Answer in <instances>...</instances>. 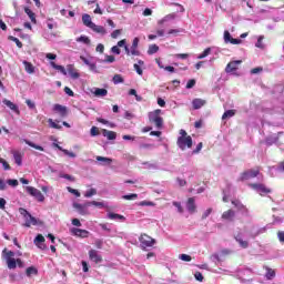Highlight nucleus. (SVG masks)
Instances as JSON below:
<instances>
[{
    "label": "nucleus",
    "instance_id": "nucleus-58",
    "mask_svg": "<svg viewBox=\"0 0 284 284\" xmlns=\"http://www.w3.org/2000/svg\"><path fill=\"white\" fill-rule=\"evenodd\" d=\"M194 85H196V80H194V79L189 80L186 83V90H192V88H194Z\"/></svg>",
    "mask_w": 284,
    "mask_h": 284
},
{
    "label": "nucleus",
    "instance_id": "nucleus-32",
    "mask_svg": "<svg viewBox=\"0 0 284 284\" xmlns=\"http://www.w3.org/2000/svg\"><path fill=\"white\" fill-rule=\"evenodd\" d=\"M51 68H53V70H58L59 72H61V74H63L64 77H67L68 74V70H65V67L63 65H59L54 62H50Z\"/></svg>",
    "mask_w": 284,
    "mask_h": 284
},
{
    "label": "nucleus",
    "instance_id": "nucleus-7",
    "mask_svg": "<svg viewBox=\"0 0 284 284\" xmlns=\"http://www.w3.org/2000/svg\"><path fill=\"white\" fill-rule=\"evenodd\" d=\"M241 63H243L241 60L231 61L225 68L226 74H234V77H240L241 74H239L236 70H239Z\"/></svg>",
    "mask_w": 284,
    "mask_h": 284
},
{
    "label": "nucleus",
    "instance_id": "nucleus-30",
    "mask_svg": "<svg viewBox=\"0 0 284 284\" xmlns=\"http://www.w3.org/2000/svg\"><path fill=\"white\" fill-rule=\"evenodd\" d=\"M82 22L83 26H85L87 28H92V26L94 24V22H92V17H90V14L84 13L82 16Z\"/></svg>",
    "mask_w": 284,
    "mask_h": 284
},
{
    "label": "nucleus",
    "instance_id": "nucleus-8",
    "mask_svg": "<svg viewBox=\"0 0 284 284\" xmlns=\"http://www.w3.org/2000/svg\"><path fill=\"white\" fill-rule=\"evenodd\" d=\"M128 41L125 39L120 40L116 45L111 48L112 54H121V49L124 48L126 54L130 57V47H128Z\"/></svg>",
    "mask_w": 284,
    "mask_h": 284
},
{
    "label": "nucleus",
    "instance_id": "nucleus-64",
    "mask_svg": "<svg viewBox=\"0 0 284 284\" xmlns=\"http://www.w3.org/2000/svg\"><path fill=\"white\" fill-rule=\"evenodd\" d=\"M181 32H183V29H171L168 34H181Z\"/></svg>",
    "mask_w": 284,
    "mask_h": 284
},
{
    "label": "nucleus",
    "instance_id": "nucleus-18",
    "mask_svg": "<svg viewBox=\"0 0 284 284\" xmlns=\"http://www.w3.org/2000/svg\"><path fill=\"white\" fill-rule=\"evenodd\" d=\"M71 234H73L74 236H79L80 239H88V236H90L89 231L77 227L71 229Z\"/></svg>",
    "mask_w": 284,
    "mask_h": 284
},
{
    "label": "nucleus",
    "instance_id": "nucleus-29",
    "mask_svg": "<svg viewBox=\"0 0 284 284\" xmlns=\"http://www.w3.org/2000/svg\"><path fill=\"white\" fill-rule=\"evenodd\" d=\"M95 160L99 162L100 165H112V159L98 155Z\"/></svg>",
    "mask_w": 284,
    "mask_h": 284
},
{
    "label": "nucleus",
    "instance_id": "nucleus-11",
    "mask_svg": "<svg viewBox=\"0 0 284 284\" xmlns=\"http://www.w3.org/2000/svg\"><path fill=\"white\" fill-rule=\"evenodd\" d=\"M178 146L180 150H187L192 148V136L187 138H178Z\"/></svg>",
    "mask_w": 284,
    "mask_h": 284
},
{
    "label": "nucleus",
    "instance_id": "nucleus-48",
    "mask_svg": "<svg viewBox=\"0 0 284 284\" xmlns=\"http://www.w3.org/2000/svg\"><path fill=\"white\" fill-rule=\"evenodd\" d=\"M265 227H262V229H258V230H255L253 233H251L248 236L251 239H256V236H258V234H264L265 232Z\"/></svg>",
    "mask_w": 284,
    "mask_h": 284
},
{
    "label": "nucleus",
    "instance_id": "nucleus-27",
    "mask_svg": "<svg viewBox=\"0 0 284 284\" xmlns=\"http://www.w3.org/2000/svg\"><path fill=\"white\" fill-rule=\"evenodd\" d=\"M67 74H69L71 79H79V77H81V74H79V71H77V69H74V65L72 64H69L67 67Z\"/></svg>",
    "mask_w": 284,
    "mask_h": 284
},
{
    "label": "nucleus",
    "instance_id": "nucleus-46",
    "mask_svg": "<svg viewBox=\"0 0 284 284\" xmlns=\"http://www.w3.org/2000/svg\"><path fill=\"white\" fill-rule=\"evenodd\" d=\"M235 114L236 112L234 110H227L223 113L222 121H225V119H232Z\"/></svg>",
    "mask_w": 284,
    "mask_h": 284
},
{
    "label": "nucleus",
    "instance_id": "nucleus-49",
    "mask_svg": "<svg viewBox=\"0 0 284 284\" xmlns=\"http://www.w3.org/2000/svg\"><path fill=\"white\" fill-rule=\"evenodd\" d=\"M116 61V58L114 55H105L104 60H101V63H114Z\"/></svg>",
    "mask_w": 284,
    "mask_h": 284
},
{
    "label": "nucleus",
    "instance_id": "nucleus-13",
    "mask_svg": "<svg viewBox=\"0 0 284 284\" xmlns=\"http://www.w3.org/2000/svg\"><path fill=\"white\" fill-rule=\"evenodd\" d=\"M80 59H81L82 63H84V65H88V68L91 72H94L95 74H97V72H99V70H97V63L92 61V58H87L85 55H80Z\"/></svg>",
    "mask_w": 284,
    "mask_h": 284
},
{
    "label": "nucleus",
    "instance_id": "nucleus-35",
    "mask_svg": "<svg viewBox=\"0 0 284 284\" xmlns=\"http://www.w3.org/2000/svg\"><path fill=\"white\" fill-rule=\"evenodd\" d=\"M145 62L143 60H139L138 63L133 64V68L140 77H143V69H141V65H144Z\"/></svg>",
    "mask_w": 284,
    "mask_h": 284
},
{
    "label": "nucleus",
    "instance_id": "nucleus-21",
    "mask_svg": "<svg viewBox=\"0 0 284 284\" xmlns=\"http://www.w3.org/2000/svg\"><path fill=\"white\" fill-rule=\"evenodd\" d=\"M90 92L91 94H94L98 99H103V97H108V89L92 88Z\"/></svg>",
    "mask_w": 284,
    "mask_h": 284
},
{
    "label": "nucleus",
    "instance_id": "nucleus-37",
    "mask_svg": "<svg viewBox=\"0 0 284 284\" xmlns=\"http://www.w3.org/2000/svg\"><path fill=\"white\" fill-rule=\"evenodd\" d=\"M24 70L28 74H34V65L31 62L23 61Z\"/></svg>",
    "mask_w": 284,
    "mask_h": 284
},
{
    "label": "nucleus",
    "instance_id": "nucleus-54",
    "mask_svg": "<svg viewBox=\"0 0 284 284\" xmlns=\"http://www.w3.org/2000/svg\"><path fill=\"white\" fill-rule=\"evenodd\" d=\"M94 194H97V189H90L89 191H87L84 193V196H85V199H90V197L94 196Z\"/></svg>",
    "mask_w": 284,
    "mask_h": 284
},
{
    "label": "nucleus",
    "instance_id": "nucleus-52",
    "mask_svg": "<svg viewBox=\"0 0 284 284\" xmlns=\"http://www.w3.org/2000/svg\"><path fill=\"white\" fill-rule=\"evenodd\" d=\"M49 125L50 128H53V130H61V125L57 122H54L52 119H49Z\"/></svg>",
    "mask_w": 284,
    "mask_h": 284
},
{
    "label": "nucleus",
    "instance_id": "nucleus-51",
    "mask_svg": "<svg viewBox=\"0 0 284 284\" xmlns=\"http://www.w3.org/2000/svg\"><path fill=\"white\" fill-rule=\"evenodd\" d=\"M60 179H65L67 181H71V183H74V176L70 175V174H65V173H60L59 174Z\"/></svg>",
    "mask_w": 284,
    "mask_h": 284
},
{
    "label": "nucleus",
    "instance_id": "nucleus-42",
    "mask_svg": "<svg viewBox=\"0 0 284 284\" xmlns=\"http://www.w3.org/2000/svg\"><path fill=\"white\" fill-rule=\"evenodd\" d=\"M26 274L27 276H37V274H39V270L34 266H30L26 270Z\"/></svg>",
    "mask_w": 284,
    "mask_h": 284
},
{
    "label": "nucleus",
    "instance_id": "nucleus-56",
    "mask_svg": "<svg viewBox=\"0 0 284 284\" xmlns=\"http://www.w3.org/2000/svg\"><path fill=\"white\" fill-rule=\"evenodd\" d=\"M63 154H65V156H70V159H77V154L72 151H69L67 149L62 150Z\"/></svg>",
    "mask_w": 284,
    "mask_h": 284
},
{
    "label": "nucleus",
    "instance_id": "nucleus-50",
    "mask_svg": "<svg viewBox=\"0 0 284 284\" xmlns=\"http://www.w3.org/2000/svg\"><path fill=\"white\" fill-rule=\"evenodd\" d=\"M156 52H159V45L156 44L149 45L148 54H156Z\"/></svg>",
    "mask_w": 284,
    "mask_h": 284
},
{
    "label": "nucleus",
    "instance_id": "nucleus-5",
    "mask_svg": "<svg viewBox=\"0 0 284 284\" xmlns=\"http://www.w3.org/2000/svg\"><path fill=\"white\" fill-rule=\"evenodd\" d=\"M247 236V231H237V233H235L234 239L235 241L239 243L240 247H243V250H247V247H250V242L243 240L246 239Z\"/></svg>",
    "mask_w": 284,
    "mask_h": 284
},
{
    "label": "nucleus",
    "instance_id": "nucleus-59",
    "mask_svg": "<svg viewBox=\"0 0 284 284\" xmlns=\"http://www.w3.org/2000/svg\"><path fill=\"white\" fill-rule=\"evenodd\" d=\"M67 190H68V192H70V194H74V196H77V197L81 196V193L77 189H72V187L68 186Z\"/></svg>",
    "mask_w": 284,
    "mask_h": 284
},
{
    "label": "nucleus",
    "instance_id": "nucleus-57",
    "mask_svg": "<svg viewBox=\"0 0 284 284\" xmlns=\"http://www.w3.org/2000/svg\"><path fill=\"white\" fill-rule=\"evenodd\" d=\"M263 39L264 37L263 36H260L258 39H257V42L255 43V48H260L263 50L264 45H263Z\"/></svg>",
    "mask_w": 284,
    "mask_h": 284
},
{
    "label": "nucleus",
    "instance_id": "nucleus-39",
    "mask_svg": "<svg viewBox=\"0 0 284 284\" xmlns=\"http://www.w3.org/2000/svg\"><path fill=\"white\" fill-rule=\"evenodd\" d=\"M24 143L29 145V148H33L34 150H39L40 152H44L45 149L43 146L36 144L34 142L30 140H24Z\"/></svg>",
    "mask_w": 284,
    "mask_h": 284
},
{
    "label": "nucleus",
    "instance_id": "nucleus-20",
    "mask_svg": "<svg viewBox=\"0 0 284 284\" xmlns=\"http://www.w3.org/2000/svg\"><path fill=\"white\" fill-rule=\"evenodd\" d=\"M53 112H57V114H60L62 119L68 116V108L61 104H54Z\"/></svg>",
    "mask_w": 284,
    "mask_h": 284
},
{
    "label": "nucleus",
    "instance_id": "nucleus-22",
    "mask_svg": "<svg viewBox=\"0 0 284 284\" xmlns=\"http://www.w3.org/2000/svg\"><path fill=\"white\" fill-rule=\"evenodd\" d=\"M106 219L110 221H119L120 223H125V216L119 213L109 212L106 213Z\"/></svg>",
    "mask_w": 284,
    "mask_h": 284
},
{
    "label": "nucleus",
    "instance_id": "nucleus-3",
    "mask_svg": "<svg viewBox=\"0 0 284 284\" xmlns=\"http://www.w3.org/2000/svg\"><path fill=\"white\" fill-rule=\"evenodd\" d=\"M2 254L4 256V260L7 261V266L9 267V270H17V260H14V252L4 248L2 251Z\"/></svg>",
    "mask_w": 284,
    "mask_h": 284
},
{
    "label": "nucleus",
    "instance_id": "nucleus-1",
    "mask_svg": "<svg viewBox=\"0 0 284 284\" xmlns=\"http://www.w3.org/2000/svg\"><path fill=\"white\" fill-rule=\"evenodd\" d=\"M150 123H154L156 130H163V118H161V109H156L149 113Z\"/></svg>",
    "mask_w": 284,
    "mask_h": 284
},
{
    "label": "nucleus",
    "instance_id": "nucleus-12",
    "mask_svg": "<svg viewBox=\"0 0 284 284\" xmlns=\"http://www.w3.org/2000/svg\"><path fill=\"white\" fill-rule=\"evenodd\" d=\"M223 40L224 43H231L232 45H241L243 43V40L232 38V34L227 30L224 31Z\"/></svg>",
    "mask_w": 284,
    "mask_h": 284
},
{
    "label": "nucleus",
    "instance_id": "nucleus-9",
    "mask_svg": "<svg viewBox=\"0 0 284 284\" xmlns=\"http://www.w3.org/2000/svg\"><path fill=\"white\" fill-rule=\"evenodd\" d=\"M240 278L244 282H250L252 281V276H254V272H252L251 268L247 267H242L237 272Z\"/></svg>",
    "mask_w": 284,
    "mask_h": 284
},
{
    "label": "nucleus",
    "instance_id": "nucleus-53",
    "mask_svg": "<svg viewBox=\"0 0 284 284\" xmlns=\"http://www.w3.org/2000/svg\"><path fill=\"white\" fill-rule=\"evenodd\" d=\"M113 83L114 85H119V83H123V78L121 77V74H115L113 77Z\"/></svg>",
    "mask_w": 284,
    "mask_h": 284
},
{
    "label": "nucleus",
    "instance_id": "nucleus-41",
    "mask_svg": "<svg viewBox=\"0 0 284 284\" xmlns=\"http://www.w3.org/2000/svg\"><path fill=\"white\" fill-rule=\"evenodd\" d=\"M24 12L26 14H28L31 23H37V16L34 14V12H32V10H30V8H24Z\"/></svg>",
    "mask_w": 284,
    "mask_h": 284
},
{
    "label": "nucleus",
    "instance_id": "nucleus-34",
    "mask_svg": "<svg viewBox=\"0 0 284 284\" xmlns=\"http://www.w3.org/2000/svg\"><path fill=\"white\" fill-rule=\"evenodd\" d=\"M192 105L194 110H201L205 105V101L201 99H194L192 101Z\"/></svg>",
    "mask_w": 284,
    "mask_h": 284
},
{
    "label": "nucleus",
    "instance_id": "nucleus-19",
    "mask_svg": "<svg viewBox=\"0 0 284 284\" xmlns=\"http://www.w3.org/2000/svg\"><path fill=\"white\" fill-rule=\"evenodd\" d=\"M89 258L93 263H101L103 261V257H101V254H99V251L97 250L89 251Z\"/></svg>",
    "mask_w": 284,
    "mask_h": 284
},
{
    "label": "nucleus",
    "instance_id": "nucleus-16",
    "mask_svg": "<svg viewBox=\"0 0 284 284\" xmlns=\"http://www.w3.org/2000/svg\"><path fill=\"white\" fill-rule=\"evenodd\" d=\"M33 243L39 247V250H48V246L45 245V237H43L41 234L36 236Z\"/></svg>",
    "mask_w": 284,
    "mask_h": 284
},
{
    "label": "nucleus",
    "instance_id": "nucleus-15",
    "mask_svg": "<svg viewBox=\"0 0 284 284\" xmlns=\"http://www.w3.org/2000/svg\"><path fill=\"white\" fill-rule=\"evenodd\" d=\"M232 205H234V207H236L239 210V212H241V214H244V216H248L250 215V211L247 210V207H245V205H243L241 203V201L233 200L232 201Z\"/></svg>",
    "mask_w": 284,
    "mask_h": 284
},
{
    "label": "nucleus",
    "instance_id": "nucleus-10",
    "mask_svg": "<svg viewBox=\"0 0 284 284\" xmlns=\"http://www.w3.org/2000/svg\"><path fill=\"white\" fill-rule=\"evenodd\" d=\"M250 187H252V190H255V192H257V194H260L261 196H265V194H270V192H272V190L261 183L250 184Z\"/></svg>",
    "mask_w": 284,
    "mask_h": 284
},
{
    "label": "nucleus",
    "instance_id": "nucleus-24",
    "mask_svg": "<svg viewBox=\"0 0 284 284\" xmlns=\"http://www.w3.org/2000/svg\"><path fill=\"white\" fill-rule=\"evenodd\" d=\"M186 210L190 214H194L196 212V201L194 197H190L186 202Z\"/></svg>",
    "mask_w": 284,
    "mask_h": 284
},
{
    "label": "nucleus",
    "instance_id": "nucleus-63",
    "mask_svg": "<svg viewBox=\"0 0 284 284\" xmlns=\"http://www.w3.org/2000/svg\"><path fill=\"white\" fill-rule=\"evenodd\" d=\"M91 136H99V129L97 126H92L90 130Z\"/></svg>",
    "mask_w": 284,
    "mask_h": 284
},
{
    "label": "nucleus",
    "instance_id": "nucleus-45",
    "mask_svg": "<svg viewBox=\"0 0 284 284\" xmlns=\"http://www.w3.org/2000/svg\"><path fill=\"white\" fill-rule=\"evenodd\" d=\"M276 276V272L272 268H266V273H265V278H267V281H272V278H274Z\"/></svg>",
    "mask_w": 284,
    "mask_h": 284
},
{
    "label": "nucleus",
    "instance_id": "nucleus-36",
    "mask_svg": "<svg viewBox=\"0 0 284 284\" xmlns=\"http://www.w3.org/2000/svg\"><path fill=\"white\" fill-rule=\"evenodd\" d=\"M73 207H74L75 210H78L79 214H82V215L88 214V209H87V206H84V205H82V204H80V203H74V204H73Z\"/></svg>",
    "mask_w": 284,
    "mask_h": 284
},
{
    "label": "nucleus",
    "instance_id": "nucleus-28",
    "mask_svg": "<svg viewBox=\"0 0 284 284\" xmlns=\"http://www.w3.org/2000/svg\"><path fill=\"white\" fill-rule=\"evenodd\" d=\"M236 216V213L233 211V210H229V211H225L223 214H222V219L223 221H234V217Z\"/></svg>",
    "mask_w": 284,
    "mask_h": 284
},
{
    "label": "nucleus",
    "instance_id": "nucleus-38",
    "mask_svg": "<svg viewBox=\"0 0 284 284\" xmlns=\"http://www.w3.org/2000/svg\"><path fill=\"white\" fill-rule=\"evenodd\" d=\"M13 159L19 166L23 165V155L20 152H13Z\"/></svg>",
    "mask_w": 284,
    "mask_h": 284
},
{
    "label": "nucleus",
    "instance_id": "nucleus-31",
    "mask_svg": "<svg viewBox=\"0 0 284 284\" xmlns=\"http://www.w3.org/2000/svg\"><path fill=\"white\" fill-rule=\"evenodd\" d=\"M103 136H105L109 141H114L116 139V133L114 131H108L106 129L102 130Z\"/></svg>",
    "mask_w": 284,
    "mask_h": 284
},
{
    "label": "nucleus",
    "instance_id": "nucleus-44",
    "mask_svg": "<svg viewBox=\"0 0 284 284\" xmlns=\"http://www.w3.org/2000/svg\"><path fill=\"white\" fill-rule=\"evenodd\" d=\"M3 104L7 105V108H9L10 110H13V112H17V110H19L17 104L12 103V101L10 100H3Z\"/></svg>",
    "mask_w": 284,
    "mask_h": 284
},
{
    "label": "nucleus",
    "instance_id": "nucleus-43",
    "mask_svg": "<svg viewBox=\"0 0 284 284\" xmlns=\"http://www.w3.org/2000/svg\"><path fill=\"white\" fill-rule=\"evenodd\" d=\"M78 43H84V45H90V38L88 36H81L75 39Z\"/></svg>",
    "mask_w": 284,
    "mask_h": 284
},
{
    "label": "nucleus",
    "instance_id": "nucleus-14",
    "mask_svg": "<svg viewBox=\"0 0 284 284\" xmlns=\"http://www.w3.org/2000/svg\"><path fill=\"white\" fill-rule=\"evenodd\" d=\"M260 174L258 169L248 170L244 173H242L240 181H248V179H255V176Z\"/></svg>",
    "mask_w": 284,
    "mask_h": 284
},
{
    "label": "nucleus",
    "instance_id": "nucleus-33",
    "mask_svg": "<svg viewBox=\"0 0 284 284\" xmlns=\"http://www.w3.org/2000/svg\"><path fill=\"white\" fill-rule=\"evenodd\" d=\"M176 19V14L170 13L166 14L163 19L159 20L158 23L159 26H163V23H168V21H174Z\"/></svg>",
    "mask_w": 284,
    "mask_h": 284
},
{
    "label": "nucleus",
    "instance_id": "nucleus-23",
    "mask_svg": "<svg viewBox=\"0 0 284 284\" xmlns=\"http://www.w3.org/2000/svg\"><path fill=\"white\" fill-rule=\"evenodd\" d=\"M281 172H284V161L280 162L277 166L270 168L271 176H276L277 174H281Z\"/></svg>",
    "mask_w": 284,
    "mask_h": 284
},
{
    "label": "nucleus",
    "instance_id": "nucleus-26",
    "mask_svg": "<svg viewBox=\"0 0 284 284\" xmlns=\"http://www.w3.org/2000/svg\"><path fill=\"white\" fill-rule=\"evenodd\" d=\"M90 30H92L93 32H95L97 34H101L102 37L108 34V30H105V28L103 26H98L95 23H93L90 28Z\"/></svg>",
    "mask_w": 284,
    "mask_h": 284
},
{
    "label": "nucleus",
    "instance_id": "nucleus-60",
    "mask_svg": "<svg viewBox=\"0 0 284 284\" xmlns=\"http://www.w3.org/2000/svg\"><path fill=\"white\" fill-rule=\"evenodd\" d=\"M87 205H94L95 207H104V204L103 202H97V201H92V202H89L87 203Z\"/></svg>",
    "mask_w": 284,
    "mask_h": 284
},
{
    "label": "nucleus",
    "instance_id": "nucleus-6",
    "mask_svg": "<svg viewBox=\"0 0 284 284\" xmlns=\"http://www.w3.org/2000/svg\"><path fill=\"white\" fill-rule=\"evenodd\" d=\"M26 192L29 193L30 196H33V199L38 200L39 203H43L45 201V196L41 191L34 186H26Z\"/></svg>",
    "mask_w": 284,
    "mask_h": 284
},
{
    "label": "nucleus",
    "instance_id": "nucleus-62",
    "mask_svg": "<svg viewBox=\"0 0 284 284\" xmlns=\"http://www.w3.org/2000/svg\"><path fill=\"white\" fill-rule=\"evenodd\" d=\"M0 163L3 166V170H10V164H8L3 158H0Z\"/></svg>",
    "mask_w": 284,
    "mask_h": 284
},
{
    "label": "nucleus",
    "instance_id": "nucleus-17",
    "mask_svg": "<svg viewBox=\"0 0 284 284\" xmlns=\"http://www.w3.org/2000/svg\"><path fill=\"white\" fill-rule=\"evenodd\" d=\"M139 38H134L132 41V45L129 49L130 50V54H132V57H141V51H139Z\"/></svg>",
    "mask_w": 284,
    "mask_h": 284
},
{
    "label": "nucleus",
    "instance_id": "nucleus-40",
    "mask_svg": "<svg viewBox=\"0 0 284 284\" xmlns=\"http://www.w3.org/2000/svg\"><path fill=\"white\" fill-rule=\"evenodd\" d=\"M212 50H214V48L209 47L206 48L202 53H200L196 59H205L206 57H210V54H212Z\"/></svg>",
    "mask_w": 284,
    "mask_h": 284
},
{
    "label": "nucleus",
    "instance_id": "nucleus-25",
    "mask_svg": "<svg viewBox=\"0 0 284 284\" xmlns=\"http://www.w3.org/2000/svg\"><path fill=\"white\" fill-rule=\"evenodd\" d=\"M281 134H283V132H278V133L268 135V136L265 139L266 145H274V143H278V136H281Z\"/></svg>",
    "mask_w": 284,
    "mask_h": 284
},
{
    "label": "nucleus",
    "instance_id": "nucleus-4",
    "mask_svg": "<svg viewBox=\"0 0 284 284\" xmlns=\"http://www.w3.org/2000/svg\"><path fill=\"white\" fill-rule=\"evenodd\" d=\"M19 212L21 216H23L26 220L24 227H30L31 225H38L39 222L34 216H32V214H30V212H28V210L20 207Z\"/></svg>",
    "mask_w": 284,
    "mask_h": 284
},
{
    "label": "nucleus",
    "instance_id": "nucleus-2",
    "mask_svg": "<svg viewBox=\"0 0 284 284\" xmlns=\"http://www.w3.org/2000/svg\"><path fill=\"white\" fill-rule=\"evenodd\" d=\"M140 246L142 250H148V247H154L156 240L152 239L148 234H141L139 237Z\"/></svg>",
    "mask_w": 284,
    "mask_h": 284
},
{
    "label": "nucleus",
    "instance_id": "nucleus-55",
    "mask_svg": "<svg viewBox=\"0 0 284 284\" xmlns=\"http://www.w3.org/2000/svg\"><path fill=\"white\" fill-rule=\"evenodd\" d=\"M179 258H180V261H184L186 263H190V261H192V256H190L187 254H180Z\"/></svg>",
    "mask_w": 284,
    "mask_h": 284
},
{
    "label": "nucleus",
    "instance_id": "nucleus-47",
    "mask_svg": "<svg viewBox=\"0 0 284 284\" xmlns=\"http://www.w3.org/2000/svg\"><path fill=\"white\" fill-rule=\"evenodd\" d=\"M122 199L124 201H136V199H139V195L136 193H131L128 195H123Z\"/></svg>",
    "mask_w": 284,
    "mask_h": 284
},
{
    "label": "nucleus",
    "instance_id": "nucleus-61",
    "mask_svg": "<svg viewBox=\"0 0 284 284\" xmlns=\"http://www.w3.org/2000/svg\"><path fill=\"white\" fill-rule=\"evenodd\" d=\"M7 185H10L11 187H17L19 185L18 180H7Z\"/></svg>",
    "mask_w": 284,
    "mask_h": 284
}]
</instances>
